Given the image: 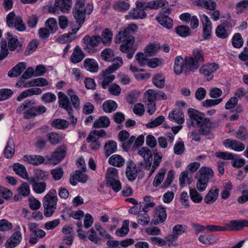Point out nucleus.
Segmentation results:
<instances>
[{
  "instance_id": "nucleus-1",
  "label": "nucleus",
  "mask_w": 248,
  "mask_h": 248,
  "mask_svg": "<svg viewBox=\"0 0 248 248\" xmlns=\"http://www.w3.org/2000/svg\"><path fill=\"white\" fill-rule=\"evenodd\" d=\"M203 62L202 51L197 48L194 49L192 56H186L184 59L180 56L176 57L174 71L176 75H180L182 73L188 74L190 72H195Z\"/></svg>"
},
{
  "instance_id": "nucleus-2",
  "label": "nucleus",
  "mask_w": 248,
  "mask_h": 248,
  "mask_svg": "<svg viewBox=\"0 0 248 248\" xmlns=\"http://www.w3.org/2000/svg\"><path fill=\"white\" fill-rule=\"evenodd\" d=\"M187 113L190 118V124L199 127L201 134L207 135L210 133L212 123L204 114L192 108L188 109Z\"/></svg>"
},
{
  "instance_id": "nucleus-3",
  "label": "nucleus",
  "mask_w": 248,
  "mask_h": 248,
  "mask_svg": "<svg viewBox=\"0 0 248 248\" xmlns=\"http://www.w3.org/2000/svg\"><path fill=\"white\" fill-rule=\"evenodd\" d=\"M93 10V5L92 3H89L85 7L84 0H77L73 8V14L78 27L76 29L75 32H76L84 23L86 14H90Z\"/></svg>"
},
{
  "instance_id": "nucleus-4",
  "label": "nucleus",
  "mask_w": 248,
  "mask_h": 248,
  "mask_svg": "<svg viewBox=\"0 0 248 248\" xmlns=\"http://www.w3.org/2000/svg\"><path fill=\"white\" fill-rule=\"evenodd\" d=\"M58 201L57 193L54 189H50L44 197L43 205L45 217H50L53 215L56 209Z\"/></svg>"
},
{
  "instance_id": "nucleus-5",
  "label": "nucleus",
  "mask_w": 248,
  "mask_h": 248,
  "mask_svg": "<svg viewBox=\"0 0 248 248\" xmlns=\"http://www.w3.org/2000/svg\"><path fill=\"white\" fill-rule=\"evenodd\" d=\"M121 41L122 44L120 46V51L123 53H127V57L129 59H131L136 50V48L134 46V37L133 36H120L118 34L117 36L116 43H120Z\"/></svg>"
},
{
  "instance_id": "nucleus-6",
  "label": "nucleus",
  "mask_w": 248,
  "mask_h": 248,
  "mask_svg": "<svg viewBox=\"0 0 248 248\" xmlns=\"http://www.w3.org/2000/svg\"><path fill=\"white\" fill-rule=\"evenodd\" d=\"M83 47L84 51L89 53L96 52V47L101 43L99 35H86L82 39Z\"/></svg>"
},
{
  "instance_id": "nucleus-7",
  "label": "nucleus",
  "mask_w": 248,
  "mask_h": 248,
  "mask_svg": "<svg viewBox=\"0 0 248 248\" xmlns=\"http://www.w3.org/2000/svg\"><path fill=\"white\" fill-rule=\"evenodd\" d=\"M136 7L130 11L127 15L125 16L127 19H142L146 16V14L143 8L144 9V3L137 2Z\"/></svg>"
},
{
  "instance_id": "nucleus-8",
  "label": "nucleus",
  "mask_w": 248,
  "mask_h": 248,
  "mask_svg": "<svg viewBox=\"0 0 248 248\" xmlns=\"http://www.w3.org/2000/svg\"><path fill=\"white\" fill-rule=\"evenodd\" d=\"M138 154L144 158L145 169L149 170L151 167L153 160V154L151 150L147 147H143L138 151Z\"/></svg>"
},
{
  "instance_id": "nucleus-9",
  "label": "nucleus",
  "mask_w": 248,
  "mask_h": 248,
  "mask_svg": "<svg viewBox=\"0 0 248 248\" xmlns=\"http://www.w3.org/2000/svg\"><path fill=\"white\" fill-rule=\"evenodd\" d=\"M138 169L135 163L131 160H129L126 163L125 174L127 179L131 182L137 178Z\"/></svg>"
},
{
  "instance_id": "nucleus-10",
  "label": "nucleus",
  "mask_w": 248,
  "mask_h": 248,
  "mask_svg": "<svg viewBox=\"0 0 248 248\" xmlns=\"http://www.w3.org/2000/svg\"><path fill=\"white\" fill-rule=\"evenodd\" d=\"M72 6V0H55L52 12L60 10L63 13L68 12Z\"/></svg>"
},
{
  "instance_id": "nucleus-11",
  "label": "nucleus",
  "mask_w": 248,
  "mask_h": 248,
  "mask_svg": "<svg viewBox=\"0 0 248 248\" xmlns=\"http://www.w3.org/2000/svg\"><path fill=\"white\" fill-rule=\"evenodd\" d=\"M66 151V145H62L60 146L52 153L50 159L53 161L55 164H57L64 158Z\"/></svg>"
},
{
  "instance_id": "nucleus-12",
  "label": "nucleus",
  "mask_w": 248,
  "mask_h": 248,
  "mask_svg": "<svg viewBox=\"0 0 248 248\" xmlns=\"http://www.w3.org/2000/svg\"><path fill=\"white\" fill-rule=\"evenodd\" d=\"M223 144L227 148H229L236 152L243 151L245 148V146L242 142L230 139H226L223 141Z\"/></svg>"
},
{
  "instance_id": "nucleus-13",
  "label": "nucleus",
  "mask_w": 248,
  "mask_h": 248,
  "mask_svg": "<svg viewBox=\"0 0 248 248\" xmlns=\"http://www.w3.org/2000/svg\"><path fill=\"white\" fill-rule=\"evenodd\" d=\"M46 108L43 106L32 107L24 113V118L27 119L41 115L46 111Z\"/></svg>"
},
{
  "instance_id": "nucleus-14",
  "label": "nucleus",
  "mask_w": 248,
  "mask_h": 248,
  "mask_svg": "<svg viewBox=\"0 0 248 248\" xmlns=\"http://www.w3.org/2000/svg\"><path fill=\"white\" fill-rule=\"evenodd\" d=\"M167 218L166 208L162 205H159L155 208V216L152 220V223L157 225L163 223Z\"/></svg>"
},
{
  "instance_id": "nucleus-15",
  "label": "nucleus",
  "mask_w": 248,
  "mask_h": 248,
  "mask_svg": "<svg viewBox=\"0 0 248 248\" xmlns=\"http://www.w3.org/2000/svg\"><path fill=\"white\" fill-rule=\"evenodd\" d=\"M22 235L20 231H16L8 239L5 246L7 248H14L17 246L22 240Z\"/></svg>"
},
{
  "instance_id": "nucleus-16",
  "label": "nucleus",
  "mask_w": 248,
  "mask_h": 248,
  "mask_svg": "<svg viewBox=\"0 0 248 248\" xmlns=\"http://www.w3.org/2000/svg\"><path fill=\"white\" fill-rule=\"evenodd\" d=\"M219 190V188L217 186L211 188L204 197V202L207 204L214 203L218 198Z\"/></svg>"
},
{
  "instance_id": "nucleus-17",
  "label": "nucleus",
  "mask_w": 248,
  "mask_h": 248,
  "mask_svg": "<svg viewBox=\"0 0 248 248\" xmlns=\"http://www.w3.org/2000/svg\"><path fill=\"white\" fill-rule=\"evenodd\" d=\"M28 182L32 185L33 190L37 194H42L46 188V184L44 182H36L35 178H28Z\"/></svg>"
},
{
  "instance_id": "nucleus-18",
  "label": "nucleus",
  "mask_w": 248,
  "mask_h": 248,
  "mask_svg": "<svg viewBox=\"0 0 248 248\" xmlns=\"http://www.w3.org/2000/svg\"><path fill=\"white\" fill-rule=\"evenodd\" d=\"M58 99L59 106L61 108L65 109L68 113H70L73 111V108L69 104V99L64 93L61 92H59Z\"/></svg>"
},
{
  "instance_id": "nucleus-19",
  "label": "nucleus",
  "mask_w": 248,
  "mask_h": 248,
  "mask_svg": "<svg viewBox=\"0 0 248 248\" xmlns=\"http://www.w3.org/2000/svg\"><path fill=\"white\" fill-rule=\"evenodd\" d=\"M113 38V33L108 28H105L102 31L100 40L105 46H109L112 43Z\"/></svg>"
},
{
  "instance_id": "nucleus-20",
  "label": "nucleus",
  "mask_w": 248,
  "mask_h": 248,
  "mask_svg": "<svg viewBox=\"0 0 248 248\" xmlns=\"http://www.w3.org/2000/svg\"><path fill=\"white\" fill-rule=\"evenodd\" d=\"M113 73V72L108 70V68L102 72L103 79L101 81V85L103 89H106L109 84L114 80L115 77L112 74Z\"/></svg>"
},
{
  "instance_id": "nucleus-21",
  "label": "nucleus",
  "mask_w": 248,
  "mask_h": 248,
  "mask_svg": "<svg viewBox=\"0 0 248 248\" xmlns=\"http://www.w3.org/2000/svg\"><path fill=\"white\" fill-rule=\"evenodd\" d=\"M25 162L33 165L38 166L45 161V158L40 155H25L23 157Z\"/></svg>"
},
{
  "instance_id": "nucleus-22",
  "label": "nucleus",
  "mask_w": 248,
  "mask_h": 248,
  "mask_svg": "<svg viewBox=\"0 0 248 248\" xmlns=\"http://www.w3.org/2000/svg\"><path fill=\"white\" fill-rule=\"evenodd\" d=\"M88 179V176L81 171L77 170L76 171L75 174L71 176L70 178V183L73 186H76L77 184V182L85 183Z\"/></svg>"
},
{
  "instance_id": "nucleus-23",
  "label": "nucleus",
  "mask_w": 248,
  "mask_h": 248,
  "mask_svg": "<svg viewBox=\"0 0 248 248\" xmlns=\"http://www.w3.org/2000/svg\"><path fill=\"white\" fill-rule=\"evenodd\" d=\"M84 57L85 55L83 51L78 46H77L75 47L70 57V61L73 63H78L80 62Z\"/></svg>"
},
{
  "instance_id": "nucleus-24",
  "label": "nucleus",
  "mask_w": 248,
  "mask_h": 248,
  "mask_svg": "<svg viewBox=\"0 0 248 248\" xmlns=\"http://www.w3.org/2000/svg\"><path fill=\"white\" fill-rule=\"evenodd\" d=\"M218 68L217 64L212 63L203 65L200 69V72L205 76H209Z\"/></svg>"
},
{
  "instance_id": "nucleus-25",
  "label": "nucleus",
  "mask_w": 248,
  "mask_h": 248,
  "mask_svg": "<svg viewBox=\"0 0 248 248\" xmlns=\"http://www.w3.org/2000/svg\"><path fill=\"white\" fill-rule=\"evenodd\" d=\"M169 118L171 121L176 122L178 124H182L184 122V114L179 109L172 110L169 113Z\"/></svg>"
},
{
  "instance_id": "nucleus-26",
  "label": "nucleus",
  "mask_w": 248,
  "mask_h": 248,
  "mask_svg": "<svg viewBox=\"0 0 248 248\" xmlns=\"http://www.w3.org/2000/svg\"><path fill=\"white\" fill-rule=\"evenodd\" d=\"M154 159L153 164L150 169L149 172L148 174V177H150L153 174V173L155 171V170L158 168L159 166L160 163L162 160V155L161 153H159L157 152V150H155L154 151Z\"/></svg>"
},
{
  "instance_id": "nucleus-27",
  "label": "nucleus",
  "mask_w": 248,
  "mask_h": 248,
  "mask_svg": "<svg viewBox=\"0 0 248 248\" xmlns=\"http://www.w3.org/2000/svg\"><path fill=\"white\" fill-rule=\"evenodd\" d=\"M26 68V63L20 62L9 71L8 76L12 78L17 77L22 73Z\"/></svg>"
},
{
  "instance_id": "nucleus-28",
  "label": "nucleus",
  "mask_w": 248,
  "mask_h": 248,
  "mask_svg": "<svg viewBox=\"0 0 248 248\" xmlns=\"http://www.w3.org/2000/svg\"><path fill=\"white\" fill-rule=\"evenodd\" d=\"M84 66L87 70L92 73L97 72L99 69L97 62L93 59H85L84 61Z\"/></svg>"
},
{
  "instance_id": "nucleus-29",
  "label": "nucleus",
  "mask_w": 248,
  "mask_h": 248,
  "mask_svg": "<svg viewBox=\"0 0 248 248\" xmlns=\"http://www.w3.org/2000/svg\"><path fill=\"white\" fill-rule=\"evenodd\" d=\"M108 162L112 166L122 167L124 164L125 160L121 155L115 154L109 158Z\"/></svg>"
},
{
  "instance_id": "nucleus-30",
  "label": "nucleus",
  "mask_w": 248,
  "mask_h": 248,
  "mask_svg": "<svg viewBox=\"0 0 248 248\" xmlns=\"http://www.w3.org/2000/svg\"><path fill=\"white\" fill-rule=\"evenodd\" d=\"M15 152L14 141L12 139L8 140L4 150V156L7 158L13 157Z\"/></svg>"
},
{
  "instance_id": "nucleus-31",
  "label": "nucleus",
  "mask_w": 248,
  "mask_h": 248,
  "mask_svg": "<svg viewBox=\"0 0 248 248\" xmlns=\"http://www.w3.org/2000/svg\"><path fill=\"white\" fill-rule=\"evenodd\" d=\"M168 5V2L166 0H156L149 2L144 6V10L147 8L157 9L163 6Z\"/></svg>"
},
{
  "instance_id": "nucleus-32",
  "label": "nucleus",
  "mask_w": 248,
  "mask_h": 248,
  "mask_svg": "<svg viewBox=\"0 0 248 248\" xmlns=\"http://www.w3.org/2000/svg\"><path fill=\"white\" fill-rule=\"evenodd\" d=\"M13 169L16 174L20 176L24 179L30 178L25 166L19 163H15L13 165Z\"/></svg>"
},
{
  "instance_id": "nucleus-33",
  "label": "nucleus",
  "mask_w": 248,
  "mask_h": 248,
  "mask_svg": "<svg viewBox=\"0 0 248 248\" xmlns=\"http://www.w3.org/2000/svg\"><path fill=\"white\" fill-rule=\"evenodd\" d=\"M117 145L114 140H109L107 141L104 145L105 153L107 157L109 156L111 154L116 151Z\"/></svg>"
},
{
  "instance_id": "nucleus-34",
  "label": "nucleus",
  "mask_w": 248,
  "mask_h": 248,
  "mask_svg": "<svg viewBox=\"0 0 248 248\" xmlns=\"http://www.w3.org/2000/svg\"><path fill=\"white\" fill-rule=\"evenodd\" d=\"M198 172L200 173L199 178L207 180L208 182L209 179L214 176L213 170L207 167H202Z\"/></svg>"
},
{
  "instance_id": "nucleus-35",
  "label": "nucleus",
  "mask_w": 248,
  "mask_h": 248,
  "mask_svg": "<svg viewBox=\"0 0 248 248\" xmlns=\"http://www.w3.org/2000/svg\"><path fill=\"white\" fill-rule=\"evenodd\" d=\"M46 137L47 140L52 145L59 143L63 139L62 135L56 132H51L47 134Z\"/></svg>"
},
{
  "instance_id": "nucleus-36",
  "label": "nucleus",
  "mask_w": 248,
  "mask_h": 248,
  "mask_svg": "<svg viewBox=\"0 0 248 248\" xmlns=\"http://www.w3.org/2000/svg\"><path fill=\"white\" fill-rule=\"evenodd\" d=\"M226 26L227 25L225 23L220 24L217 26L215 33L218 38L226 39L229 36V33L226 28Z\"/></svg>"
},
{
  "instance_id": "nucleus-37",
  "label": "nucleus",
  "mask_w": 248,
  "mask_h": 248,
  "mask_svg": "<svg viewBox=\"0 0 248 248\" xmlns=\"http://www.w3.org/2000/svg\"><path fill=\"white\" fill-rule=\"evenodd\" d=\"M109 124V119L107 116H101L94 122L93 127L95 128H106L108 127Z\"/></svg>"
},
{
  "instance_id": "nucleus-38",
  "label": "nucleus",
  "mask_w": 248,
  "mask_h": 248,
  "mask_svg": "<svg viewBox=\"0 0 248 248\" xmlns=\"http://www.w3.org/2000/svg\"><path fill=\"white\" fill-rule=\"evenodd\" d=\"M34 176L31 178H35L38 180L46 181L49 179V174L48 172L39 169H36L33 170Z\"/></svg>"
},
{
  "instance_id": "nucleus-39",
  "label": "nucleus",
  "mask_w": 248,
  "mask_h": 248,
  "mask_svg": "<svg viewBox=\"0 0 248 248\" xmlns=\"http://www.w3.org/2000/svg\"><path fill=\"white\" fill-rule=\"evenodd\" d=\"M192 175L187 170L182 172L179 177L180 185L182 187L191 183Z\"/></svg>"
},
{
  "instance_id": "nucleus-40",
  "label": "nucleus",
  "mask_w": 248,
  "mask_h": 248,
  "mask_svg": "<svg viewBox=\"0 0 248 248\" xmlns=\"http://www.w3.org/2000/svg\"><path fill=\"white\" fill-rule=\"evenodd\" d=\"M197 5L211 10H215L216 3L212 0H199L196 1Z\"/></svg>"
},
{
  "instance_id": "nucleus-41",
  "label": "nucleus",
  "mask_w": 248,
  "mask_h": 248,
  "mask_svg": "<svg viewBox=\"0 0 248 248\" xmlns=\"http://www.w3.org/2000/svg\"><path fill=\"white\" fill-rule=\"evenodd\" d=\"M152 81L156 87L161 89L164 87L165 77L162 74H157L153 77Z\"/></svg>"
},
{
  "instance_id": "nucleus-42",
  "label": "nucleus",
  "mask_w": 248,
  "mask_h": 248,
  "mask_svg": "<svg viewBox=\"0 0 248 248\" xmlns=\"http://www.w3.org/2000/svg\"><path fill=\"white\" fill-rule=\"evenodd\" d=\"M138 30V27L135 24H131L129 25L126 29L123 31H121L119 34L120 36H133V34L136 32Z\"/></svg>"
},
{
  "instance_id": "nucleus-43",
  "label": "nucleus",
  "mask_w": 248,
  "mask_h": 248,
  "mask_svg": "<svg viewBox=\"0 0 248 248\" xmlns=\"http://www.w3.org/2000/svg\"><path fill=\"white\" fill-rule=\"evenodd\" d=\"M101 57L105 61H112L114 57V51L110 48H106L101 51Z\"/></svg>"
},
{
  "instance_id": "nucleus-44",
  "label": "nucleus",
  "mask_w": 248,
  "mask_h": 248,
  "mask_svg": "<svg viewBox=\"0 0 248 248\" xmlns=\"http://www.w3.org/2000/svg\"><path fill=\"white\" fill-rule=\"evenodd\" d=\"M156 19L162 26L167 29H171L172 27V20L168 16H159L156 17Z\"/></svg>"
},
{
  "instance_id": "nucleus-45",
  "label": "nucleus",
  "mask_w": 248,
  "mask_h": 248,
  "mask_svg": "<svg viewBox=\"0 0 248 248\" xmlns=\"http://www.w3.org/2000/svg\"><path fill=\"white\" fill-rule=\"evenodd\" d=\"M48 84V82L46 79L43 78H38L36 79H34L29 82V83L26 84L23 86L24 87L26 88L28 87H31V86H45Z\"/></svg>"
},
{
  "instance_id": "nucleus-46",
  "label": "nucleus",
  "mask_w": 248,
  "mask_h": 248,
  "mask_svg": "<svg viewBox=\"0 0 248 248\" xmlns=\"http://www.w3.org/2000/svg\"><path fill=\"white\" fill-rule=\"evenodd\" d=\"M69 122L64 119H56L51 122V125L59 129H64L69 125Z\"/></svg>"
},
{
  "instance_id": "nucleus-47",
  "label": "nucleus",
  "mask_w": 248,
  "mask_h": 248,
  "mask_svg": "<svg viewBox=\"0 0 248 248\" xmlns=\"http://www.w3.org/2000/svg\"><path fill=\"white\" fill-rule=\"evenodd\" d=\"M232 189V185L230 181L227 182L223 184V189L222 191L220 196L223 200H227L230 196V191Z\"/></svg>"
},
{
  "instance_id": "nucleus-48",
  "label": "nucleus",
  "mask_w": 248,
  "mask_h": 248,
  "mask_svg": "<svg viewBox=\"0 0 248 248\" xmlns=\"http://www.w3.org/2000/svg\"><path fill=\"white\" fill-rule=\"evenodd\" d=\"M117 103L112 100L105 101L103 104V109L107 113H111L114 111L117 108Z\"/></svg>"
},
{
  "instance_id": "nucleus-49",
  "label": "nucleus",
  "mask_w": 248,
  "mask_h": 248,
  "mask_svg": "<svg viewBox=\"0 0 248 248\" xmlns=\"http://www.w3.org/2000/svg\"><path fill=\"white\" fill-rule=\"evenodd\" d=\"M166 172V169L162 168L159 170L153 182V185L155 187H157L164 180Z\"/></svg>"
},
{
  "instance_id": "nucleus-50",
  "label": "nucleus",
  "mask_w": 248,
  "mask_h": 248,
  "mask_svg": "<svg viewBox=\"0 0 248 248\" xmlns=\"http://www.w3.org/2000/svg\"><path fill=\"white\" fill-rule=\"evenodd\" d=\"M86 140L88 142H91L90 146L92 150L96 151L100 148V142L97 140L96 138L92 134H90L88 135Z\"/></svg>"
},
{
  "instance_id": "nucleus-51",
  "label": "nucleus",
  "mask_w": 248,
  "mask_h": 248,
  "mask_svg": "<svg viewBox=\"0 0 248 248\" xmlns=\"http://www.w3.org/2000/svg\"><path fill=\"white\" fill-rule=\"evenodd\" d=\"M7 39H8V47L10 51H14L16 49L19 44V41L16 36H13V35L8 32L7 33Z\"/></svg>"
},
{
  "instance_id": "nucleus-52",
  "label": "nucleus",
  "mask_w": 248,
  "mask_h": 248,
  "mask_svg": "<svg viewBox=\"0 0 248 248\" xmlns=\"http://www.w3.org/2000/svg\"><path fill=\"white\" fill-rule=\"evenodd\" d=\"M129 220H125L121 228L116 231L115 234L119 237L125 236L129 232Z\"/></svg>"
},
{
  "instance_id": "nucleus-53",
  "label": "nucleus",
  "mask_w": 248,
  "mask_h": 248,
  "mask_svg": "<svg viewBox=\"0 0 248 248\" xmlns=\"http://www.w3.org/2000/svg\"><path fill=\"white\" fill-rule=\"evenodd\" d=\"M45 25L51 33H55L58 29L57 20L54 18H48L46 22Z\"/></svg>"
},
{
  "instance_id": "nucleus-54",
  "label": "nucleus",
  "mask_w": 248,
  "mask_h": 248,
  "mask_svg": "<svg viewBox=\"0 0 248 248\" xmlns=\"http://www.w3.org/2000/svg\"><path fill=\"white\" fill-rule=\"evenodd\" d=\"M189 196L192 201L196 203H200L203 199L202 195L195 188L190 189Z\"/></svg>"
},
{
  "instance_id": "nucleus-55",
  "label": "nucleus",
  "mask_w": 248,
  "mask_h": 248,
  "mask_svg": "<svg viewBox=\"0 0 248 248\" xmlns=\"http://www.w3.org/2000/svg\"><path fill=\"white\" fill-rule=\"evenodd\" d=\"M118 171L116 168L110 167L106 172V177L107 183H110L115 179H117Z\"/></svg>"
},
{
  "instance_id": "nucleus-56",
  "label": "nucleus",
  "mask_w": 248,
  "mask_h": 248,
  "mask_svg": "<svg viewBox=\"0 0 248 248\" xmlns=\"http://www.w3.org/2000/svg\"><path fill=\"white\" fill-rule=\"evenodd\" d=\"M175 31L179 36L186 37L190 35V30L188 26L181 25L176 27Z\"/></svg>"
},
{
  "instance_id": "nucleus-57",
  "label": "nucleus",
  "mask_w": 248,
  "mask_h": 248,
  "mask_svg": "<svg viewBox=\"0 0 248 248\" xmlns=\"http://www.w3.org/2000/svg\"><path fill=\"white\" fill-rule=\"evenodd\" d=\"M67 93L73 107L76 109H78L80 108V100L78 97L74 94L72 89H69Z\"/></svg>"
},
{
  "instance_id": "nucleus-58",
  "label": "nucleus",
  "mask_w": 248,
  "mask_h": 248,
  "mask_svg": "<svg viewBox=\"0 0 248 248\" xmlns=\"http://www.w3.org/2000/svg\"><path fill=\"white\" fill-rule=\"evenodd\" d=\"M129 7L130 4L128 2L121 0L116 1L113 4V8L120 12L126 11Z\"/></svg>"
},
{
  "instance_id": "nucleus-59",
  "label": "nucleus",
  "mask_w": 248,
  "mask_h": 248,
  "mask_svg": "<svg viewBox=\"0 0 248 248\" xmlns=\"http://www.w3.org/2000/svg\"><path fill=\"white\" fill-rule=\"evenodd\" d=\"M137 218L138 223L143 226L148 225L150 222V217L146 213L139 214Z\"/></svg>"
},
{
  "instance_id": "nucleus-60",
  "label": "nucleus",
  "mask_w": 248,
  "mask_h": 248,
  "mask_svg": "<svg viewBox=\"0 0 248 248\" xmlns=\"http://www.w3.org/2000/svg\"><path fill=\"white\" fill-rule=\"evenodd\" d=\"M199 240L205 245L213 244L216 241V237L213 235H201L199 237Z\"/></svg>"
},
{
  "instance_id": "nucleus-61",
  "label": "nucleus",
  "mask_w": 248,
  "mask_h": 248,
  "mask_svg": "<svg viewBox=\"0 0 248 248\" xmlns=\"http://www.w3.org/2000/svg\"><path fill=\"white\" fill-rule=\"evenodd\" d=\"M232 45L235 48H240L243 45V40L239 33L234 34L232 38Z\"/></svg>"
},
{
  "instance_id": "nucleus-62",
  "label": "nucleus",
  "mask_w": 248,
  "mask_h": 248,
  "mask_svg": "<svg viewBox=\"0 0 248 248\" xmlns=\"http://www.w3.org/2000/svg\"><path fill=\"white\" fill-rule=\"evenodd\" d=\"M177 239L178 238H176L172 233L167 235L164 239L165 243L166 244V246H168L169 247H177L178 245L176 242Z\"/></svg>"
},
{
  "instance_id": "nucleus-63",
  "label": "nucleus",
  "mask_w": 248,
  "mask_h": 248,
  "mask_svg": "<svg viewBox=\"0 0 248 248\" xmlns=\"http://www.w3.org/2000/svg\"><path fill=\"white\" fill-rule=\"evenodd\" d=\"M230 224L233 229L239 230L243 227H248V220L239 221L232 220L231 221Z\"/></svg>"
},
{
  "instance_id": "nucleus-64",
  "label": "nucleus",
  "mask_w": 248,
  "mask_h": 248,
  "mask_svg": "<svg viewBox=\"0 0 248 248\" xmlns=\"http://www.w3.org/2000/svg\"><path fill=\"white\" fill-rule=\"evenodd\" d=\"M144 101L146 102H155L156 95L155 94V91L154 90L150 89L147 90L144 93Z\"/></svg>"
}]
</instances>
